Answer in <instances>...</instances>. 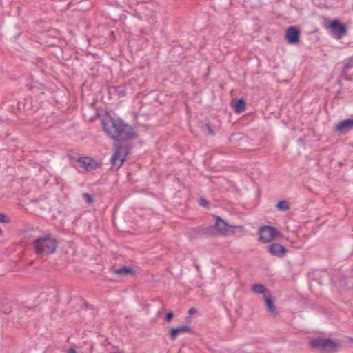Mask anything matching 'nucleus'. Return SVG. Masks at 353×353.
Instances as JSON below:
<instances>
[{
  "instance_id": "f03ea898",
  "label": "nucleus",
  "mask_w": 353,
  "mask_h": 353,
  "mask_svg": "<svg viewBox=\"0 0 353 353\" xmlns=\"http://www.w3.org/2000/svg\"><path fill=\"white\" fill-rule=\"evenodd\" d=\"M33 245L36 254L39 255L53 254L57 248L56 239L50 234L38 237L34 241Z\"/></svg>"
},
{
  "instance_id": "4468645a",
  "label": "nucleus",
  "mask_w": 353,
  "mask_h": 353,
  "mask_svg": "<svg viewBox=\"0 0 353 353\" xmlns=\"http://www.w3.org/2000/svg\"><path fill=\"white\" fill-rule=\"evenodd\" d=\"M113 272L120 276H127L134 274L135 270L129 266L123 265L119 268L114 269Z\"/></svg>"
},
{
  "instance_id": "9b49d317",
  "label": "nucleus",
  "mask_w": 353,
  "mask_h": 353,
  "mask_svg": "<svg viewBox=\"0 0 353 353\" xmlns=\"http://www.w3.org/2000/svg\"><path fill=\"white\" fill-rule=\"evenodd\" d=\"M268 252L272 255L279 258L285 256L288 250L280 243H274L268 246Z\"/></svg>"
},
{
  "instance_id": "6ab92c4d",
  "label": "nucleus",
  "mask_w": 353,
  "mask_h": 353,
  "mask_svg": "<svg viewBox=\"0 0 353 353\" xmlns=\"http://www.w3.org/2000/svg\"><path fill=\"white\" fill-rule=\"evenodd\" d=\"M276 208L282 212L287 211L290 208L289 203L285 200H281L276 203Z\"/></svg>"
},
{
  "instance_id": "cd10ccee",
  "label": "nucleus",
  "mask_w": 353,
  "mask_h": 353,
  "mask_svg": "<svg viewBox=\"0 0 353 353\" xmlns=\"http://www.w3.org/2000/svg\"><path fill=\"white\" fill-rule=\"evenodd\" d=\"M350 341H353V338H350Z\"/></svg>"
},
{
  "instance_id": "f8f14e48",
  "label": "nucleus",
  "mask_w": 353,
  "mask_h": 353,
  "mask_svg": "<svg viewBox=\"0 0 353 353\" xmlns=\"http://www.w3.org/2000/svg\"><path fill=\"white\" fill-rule=\"evenodd\" d=\"M184 332L194 334V332L192 328L187 325H181L178 327H172L170 330V339L174 341L179 334H183Z\"/></svg>"
},
{
  "instance_id": "ddd939ff",
  "label": "nucleus",
  "mask_w": 353,
  "mask_h": 353,
  "mask_svg": "<svg viewBox=\"0 0 353 353\" xmlns=\"http://www.w3.org/2000/svg\"><path fill=\"white\" fill-rule=\"evenodd\" d=\"M213 226L214 228V234L216 229L222 234H225L228 232V228L232 227L219 216H216L215 225Z\"/></svg>"
},
{
  "instance_id": "2eb2a0df",
  "label": "nucleus",
  "mask_w": 353,
  "mask_h": 353,
  "mask_svg": "<svg viewBox=\"0 0 353 353\" xmlns=\"http://www.w3.org/2000/svg\"><path fill=\"white\" fill-rule=\"evenodd\" d=\"M265 303L266 308L269 313L272 315H275L276 312V308L274 305V301L270 295L264 296Z\"/></svg>"
},
{
  "instance_id": "6e6552de",
  "label": "nucleus",
  "mask_w": 353,
  "mask_h": 353,
  "mask_svg": "<svg viewBox=\"0 0 353 353\" xmlns=\"http://www.w3.org/2000/svg\"><path fill=\"white\" fill-rule=\"evenodd\" d=\"M353 129V118L343 120L334 127V132L338 135H345Z\"/></svg>"
},
{
  "instance_id": "dca6fc26",
  "label": "nucleus",
  "mask_w": 353,
  "mask_h": 353,
  "mask_svg": "<svg viewBox=\"0 0 353 353\" xmlns=\"http://www.w3.org/2000/svg\"><path fill=\"white\" fill-rule=\"evenodd\" d=\"M232 105L236 113H242L246 109V102L243 98L237 99L234 103H232Z\"/></svg>"
},
{
  "instance_id": "412c9836",
  "label": "nucleus",
  "mask_w": 353,
  "mask_h": 353,
  "mask_svg": "<svg viewBox=\"0 0 353 353\" xmlns=\"http://www.w3.org/2000/svg\"><path fill=\"white\" fill-rule=\"evenodd\" d=\"M83 198L84 199L87 204H91L93 202V197L88 193L83 194Z\"/></svg>"
},
{
  "instance_id": "f3484780",
  "label": "nucleus",
  "mask_w": 353,
  "mask_h": 353,
  "mask_svg": "<svg viewBox=\"0 0 353 353\" xmlns=\"http://www.w3.org/2000/svg\"><path fill=\"white\" fill-rule=\"evenodd\" d=\"M109 93L117 95L118 97H123L126 95L125 88L121 85L109 88Z\"/></svg>"
},
{
  "instance_id": "9d476101",
  "label": "nucleus",
  "mask_w": 353,
  "mask_h": 353,
  "mask_svg": "<svg viewBox=\"0 0 353 353\" xmlns=\"http://www.w3.org/2000/svg\"><path fill=\"white\" fill-rule=\"evenodd\" d=\"M301 32L296 26H290L285 32V39L289 44H296L299 42Z\"/></svg>"
},
{
  "instance_id": "bb28decb",
  "label": "nucleus",
  "mask_w": 353,
  "mask_h": 353,
  "mask_svg": "<svg viewBox=\"0 0 353 353\" xmlns=\"http://www.w3.org/2000/svg\"><path fill=\"white\" fill-rule=\"evenodd\" d=\"M68 353H77V352L74 348H70L68 350Z\"/></svg>"
},
{
  "instance_id": "1a4fd4ad",
  "label": "nucleus",
  "mask_w": 353,
  "mask_h": 353,
  "mask_svg": "<svg viewBox=\"0 0 353 353\" xmlns=\"http://www.w3.org/2000/svg\"><path fill=\"white\" fill-rule=\"evenodd\" d=\"M77 161L79 163V167L84 168L88 172L93 171L100 166L99 163L88 157H79Z\"/></svg>"
},
{
  "instance_id": "a211bd4d",
  "label": "nucleus",
  "mask_w": 353,
  "mask_h": 353,
  "mask_svg": "<svg viewBox=\"0 0 353 353\" xmlns=\"http://www.w3.org/2000/svg\"><path fill=\"white\" fill-rule=\"evenodd\" d=\"M252 291L256 294H262L266 295V292H268L265 287L262 284H255L252 286Z\"/></svg>"
},
{
  "instance_id": "423d86ee",
  "label": "nucleus",
  "mask_w": 353,
  "mask_h": 353,
  "mask_svg": "<svg viewBox=\"0 0 353 353\" xmlns=\"http://www.w3.org/2000/svg\"><path fill=\"white\" fill-rule=\"evenodd\" d=\"M327 28L330 34L336 39H341L345 36L347 31L346 25L340 22L338 19L331 21L327 25Z\"/></svg>"
},
{
  "instance_id": "20e7f679",
  "label": "nucleus",
  "mask_w": 353,
  "mask_h": 353,
  "mask_svg": "<svg viewBox=\"0 0 353 353\" xmlns=\"http://www.w3.org/2000/svg\"><path fill=\"white\" fill-rule=\"evenodd\" d=\"M310 345L314 349L327 351L336 349L339 343L331 339L316 338L310 341Z\"/></svg>"
},
{
  "instance_id": "f257e3e1",
  "label": "nucleus",
  "mask_w": 353,
  "mask_h": 353,
  "mask_svg": "<svg viewBox=\"0 0 353 353\" xmlns=\"http://www.w3.org/2000/svg\"><path fill=\"white\" fill-rule=\"evenodd\" d=\"M103 130L113 140L134 139L137 134L134 129L119 118H114L110 114L105 115L101 119Z\"/></svg>"
},
{
  "instance_id": "4be33fe9",
  "label": "nucleus",
  "mask_w": 353,
  "mask_h": 353,
  "mask_svg": "<svg viewBox=\"0 0 353 353\" xmlns=\"http://www.w3.org/2000/svg\"><path fill=\"white\" fill-rule=\"evenodd\" d=\"M10 220L8 216L3 213H0V223H10Z\"/></svg>"
},
{
  "instance_id": "0eeeda50",
  "label": "nucleus",
  "mask_w": 353,
  "mask_h": 353,
  "mask_svg": "<svg viewBox=\"0 0 353 353\" xmlns=\"http://www.w3.org/2000/svg\"><path fill=\"white\" fill-rule=\"evenodd\" d=\"M259 240L268 243L271 241L275 236L279 234L276 229L270 225H265L259 230Z\"/></svg>"
},
{
  "instance_id": "5701e85b",
  "label": "nucleus",
  "mask_w": 353,
  "mask_h": 353,
  "mask_svg": "<svg viewBox=\"0 0 353 353\" xmlns=\"http://www.w3.org/2000/svg\"><path fill=\"white\" fill-rule=\"evenodd\" d=\"M205 129L208 135L214 136L215 134L214 130L210 123L205 125Z\"/></svg>"
},
{
  "instance_id": "393cba45",
  "label": "nucleus",
  "mask_w": 353,
  "mask_h": 353,
  "mask_svg": "<svg viewBox=\"0 0 353 353\" xmlns=\"http://www.w3.org/2000/svg\"><path fill=\"white\" fill-rule=\"evenodd\" d=\"M174 317V314L172 312L170 311L168 312H167L165 314V320L167 321V322H170L171 321V320L173 319Z\"/></svg>"
},
{
  "instance_id": "39448f33",
  "label": "nucleus",
  "mask_w": 353,
  "mask_h": 353,
  "mask_svg": "<svg viewBox=\"0 0 353 353\" xmlns=\"http://www.w3.org/2000/svg\"><path fill=\"white\" fill-rule=\"evenodd\" d=\"M187 234L191 239H198L203 236H212L214 235V228L212 225L191 228L187 232Z\"/></svg>"
},
{
  "instance_id": "aec40b11",
  "label": "nucleus",
  "mask_w": 353,
  "mask_h": 353,
  "mask_svg": "<svg viewBox=\"0 0 353 353\" xmlns=\"http://www.w3.org/2000/svg\"><path fill=\"white\" fill-rule=\"evenodd\" d=\"M353 68V57H351L343 65L342 72H346L348 70Z\"/></svg>"
},
{
  "instance_id": "a878e982",
  "label": "nucleus",
  "mask_w": 353,
  "mask_h": 353,
  "mask_svg": "<svg viewBox=\"0 0 353 353\" xmlns=\"http://www.w3.org/2000/svg\"><path fill=\"white\" fill-rule=\"evenodd\" d=\"M196 308H194V307H192V308H190V309L189 310V311H188V313H189L190 314H194V313H196Z\"/></svg>"
},
{
  "instance_id": "7ed1b4c3",
  "label": "nucleus",
  "mask_w": 353,
  "mask_h": 353,
  "mask_svg": "<svg viewBox=\"0 0 353 353\" xmlns=\"http://www.w3.org/2000/svg\"><path fill=\"white\" fill-rule=\"evenodd\" d=\"M128 155L127 146H117L115 151L110 158V163L112 164L111 170L117 171L121 167Z\"/></svg>"
},
{
  "instance_id": "b1692460",
  "label": "nucleus",
  "mask_w": 353,
  "mask_h": 353,
  "mask_svg": "<svg viewBox=\"0 0 353 353\" xmlns=\"http://www.w3.org/2000/svg\"><path fill=\"white\" fill-rule=\"evenodd\" d=\"M199 203L201 206H203V207H209L210 206V203L204 198L203 197H201L199 200Z\"/></svg>"
}]
</instances>
